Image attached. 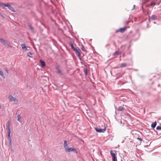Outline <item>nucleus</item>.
<instances>
[{
  "label": "nucleus",
  "mask_w": 161,
  "mask_h": 161,
  "mask_svg": "<svg viewBox=\"0 0 161 161\" xmlns=\"http://www.w3.org/2000/svg\"><path fill=\"white\" fill-rule=\"evenodd\" d=\"M8 98L9 100V101H10V102H13V101L17 102V99L16 98L13 97V96H12L11 95L9 96H8Z\"/></svg>",
  "instance_id": "0eeeda50"
},
{
  "label": "nucleus",
  "mask_w": 161,
  "mask_h": 161,
  "mask_svg": "<svg viewBox=\"0 0 161 161\" xmlns=\"http://www.w3.org/2000/svg\"><path fill=\"white\" fill-rule=\"evenodd\" d=\"M95 129L96 131L98 132H104L106 130V127H104V129H101L97 128H95Z\"/></svg>",
  "instance_id": "7ed1b4c3"
},
{
  "label": "nucleus",
  "mask_w": 161,
  "mask_h": 161,
  "mask_svg": "<svg viewBox=\"0 0 161 161\" xmlns=\"http://www.w3.org/2000/svg\"><path fill=\"white\" fill-rule=\"evenodd\" d=\"M0 6L1 7H4V4L1 3L0 4Z\"/></svg>",
  "instance_id": "a878e982"
},
{
  "label": "nucleus",
  "mask_w": 161,
  "mask_h": 161,
  "mask_svg": "<svg viewBox=\"0 0 161 161\" xmlns=\"http://www.w3.org/2000/svg\"><path fill=\"white\" fill-rule=\"evenodd\" d=\"M0 15H1V16L3 18H4L5 17H4V16L1 13H0Z\"/></svg>",
  "instance_id": "cd10ccee"
},
{
  "label": "nucleus",
  "mask_w": 161,
  "mask_h": 161,
  "mask_svg": "<svg viewBox=\"0 0 161 161\" xmlns=\"http://www.w3.org/2000/svg\"><path fill=\"white\" fill-rule=\"evenodd\" d=\"M8 47H9V48H11L12 47V46L11 45H8Z\"/></svg>",
  "instance_id": "2f4dec72"
},
{
  "label": "nucleus",
  "mask_w": 161,
  "mask_h": 161,
  "mask_svg": "<svg viewBox=\"0 0 161 161\" xmlns=\"http://www.w3.org/2000/svg\"><path fill=\"white\" fill-rule=\"evenodd\" d=\"M155 3H154V2H152L151 4L150 5V6H152V5H155Z\"/></svg>",
  "instance_id": "c85d7f7f"
},
{
  "label": "nucleus",
  "mask_w": 161,
  "mask_h": 161,
  "mask_svg": "<svg viewBox=\"0 0 161 161\" xmlns=\"http://www.w3.org/2000/svg\"><path fill=\"white\" fill-rule=\"evenodd\" d=\"M17 117L18 118L17 120L18 121H19L20 122V119L21 118V116L19 114H18L17 116Z\"/></svg>",
  "instance_id": "f3484780"
},
{
  "label": "nucleus",
  "mask_w": 161,
  "mask_h": 161,
  "mask_svg": "<svg viewBox=\"0 0 161 161\" xmlns=\"http://www.w3.org/2000/svg\"><path fill=\"white\" fill-rule=\"evenodd\" d=\"M157 130H161V127L159 126H158L156 128Z\"/></svg>",
  "instance_id": "b1692460"
},
{
  "label": "nucleus",
  "mask_w": 161,
  "mask_h": 161,
  "mask_svg": "<svg viewBox=\"0 0 161 161\" xmlns=\"http://www.w3.org/2000/svg\"><path fill=\"white\" fill-rule=\"evenodd\" d=\"M29 27L30 28V30L31 31L33 32H34V31L33 28L31 26V25H29Z\"/></svg>",
  "instance_id": "a211bd4d"
},
{
  "label": "nucleus",
  "mask_w": 161,
  "mask_h": 161,
  "mask_svg": "<svg viewBox=\"0 0 161 161\" xmlns=\"http://www.w3.org/2000/svg\"><path fill=\"white\" fill-rule=\"evenodd\" d=\"M110 153L112 157L113 161H117V157L115 154L113 153V151L112 150H111L110 151Z\"/></svg>",
  "instance_id": "20e7f679"
},
{
  "label": "nucleus",
  "mask_w": 161,
  "mask_h": 161,
  "mask_svg": "<svg viewBox=\"0 0 161 161\" xmlns=\"http://www.w3.org/2000/svg\"><path fill=\"white\" fill-rule=\"evenodd\" d=\"M119 53V52L118 51H116L114 53V55H118Z\"/></svg>",
  "instance_id": "393cba45"
},
{
  "label": "nucleus",
  "mask_w": 161,
  "mask_h": 161,
  "mask_svg": "<svg viewBox=\"0 0 161 161\" xmlns=\"http://www.w3.org/2000/svg\"><path fill=\"white\" fill-rule=\"evenodd\" d=\"M21 46L22 49H23L25 51H26L27 50V48L24 44H21Z\"/></svg>",
  "instance_id": "1a4fd4ad"
},
{
  "label": "nucleus",
  "mask_w": 161,
  "mask_h": 161,
  "mask_svg": "<svg viewBox=\"0 0 161 161\" xmlns=\"http://www.w3.org/2000/svg\"><path fill=\"white\" fill-rule=\"evenodd\" d=\"M10 5L9 4H4V7H8Z\"/></svg>",
  "instance_id": "bb28decb"
},
{
  "label": "nucleus",
  "mask_w": 161,
  "mask_h": 161,
  "mask_svg": "<svg viewBox=\"0 0 161 161\" xmlns=\"http://www.w3.org/2000/svg\"><path fill=\"white\" fill-rule=\"evenodd\" d=\"M124 108L122 106L119 107L118 108V110L119 111H123L124 110Z\"/></svg>",
  "instance_id": "2eb2a0df"
},
{
  "label": "nucleus",
  "mask_w": 161,
  "mask_h": 161,
  "mask_svg": "<svg viewBox=\"0 0 161 161\" xmlns=\"http://www.w3.org/2000/svg\"><path fill=\"white\" fill-rule=\"evenodd\" d=\"M127 66V64L125 63H122L120 64V67H125Z\"/></svg>",
  "instance_id": "dca6fc26"
},
{
  "label": "nucleus",
  "mask_w": 161,
  "mask_h": 161,
  "mask_svg": "<svg viewBox=\"0 0 161 161\" xmlns=\"http://www.w3.org/2000/svg\"><path fill=\"white\" fill-rule=\"evenodd\" d=\"M64 146L65 149L69 147L68 145L67 144V141H64Z\"/></svg>",
  "instance_id": "9b49d317"
},
{
  "label": "nucleus",
  "mask_w": 161,
  "mask_h": 161,
  "mask_svg": "<svg viewBox=\"0 0 161 161\" xmlns=\"http://www.w3.org/2000/svg\"><path fill=\"white\" fill-rule=\"evenodd\" d=\"M65 150L66 152H70L72 151H73L76 153H78V152L73 147H68L65 149Z\"/></svg>",
  "instance_id": "f03ea898"
},
{
  "label": "nucleus",
  "mask_w": 161,
  "mask_h": 161,
  "mask_svg": "<svg viewBox=\"0 0 161 161\" xmlns=\"http://www.w3.org/2000/svg\"><path fill=\"white\" fill-rule=\"evenodd\" d=\"M74 51L76 53V54L79 57H80V49L79 48H75L74 50Z\"/></svg>",
  "instance_id": "39448f33"
},
{
  "label": "nucleus",
  "mask_w": 161,
  "mask_h": 161,
  "mask_svg": "<svg viewBox=\"0 0 161 161\" xmlns=\"http://www.w3.org/2000/svg\"><path fill=\"white\" fill-rule=\"evenodd\" d=\"M126 30V28L125 27L123 28H120L119 30H117L116 31V32L117 33L118 32H120L122 33H124L125 31Z\"/></svg>",
  "instance_id": "423d86ee"
},
{
  "label": "nucleus",
  "mask_w": 161,
  "mask_h": 161,
  "mask_svg": "<svg viewBox=\"0 0 161 161\" xmlns=\"http://www.w3.org/2000/svg\"><path fill=\"white\" fill-rule=\"evenodd\" d=\"M40 62L41 63L42 67H44L45 66V62L42 59H40Z\"/></svg>",
  "instance_id": "9d476101"
},
{
  "label": "nucleus",
  "mask_w": 161,
  "mask_h": 161,
  "mask_svg": "<svg viewBox=\"0 0 161 161\" xmlns=\"http://www.w3.org/2000/svg\"><path fill=\"white\" fill-rule=\"evenodd\" d=\"M7 132L8 134V138L10 142H11V138H10V133H11V130L10 128V121H8L7 123Z\"/></svg>",
  "instance_id": "f257e3e1"
},
{
  "label": "nucleus",
  "mask_w": 161,
  "mask_h": 161,
  "mask_svg": "<svg viewBox=\"0 0 161 161\" xmlns=\"http://www.w3.org/2000/svg\"><path fill=\"white\" fill-rule=\"evenodd\" d=\"M32 55V53H31V52H30L28 53L27 55V56H29L30 58H32V57L30 55Z\"/></svg>",
  "instance_id": "6ab92c4d"
},
{
  "label": "nucleus",
  "mask_w": 161,
  "mask_h": 161,
  "mask_svg": "<svg viewBox=\"0 0 161 161\" xmlns=\"http://www.w3.org/2000/svg\"><path fill=\"white\" fill-rule=\"evenodd\" d=\"M156 121L153 123L151 125V127L153 128H155L156 126Z\"/></svg>",
  "instance_id": "ddd939ff"
},
{
  "label": "nucleus",
  "mask_w": 161,
  "mask_h": 161,
  "mask_svg": "<svg viewBox=\"0 0 161 161\" xmlns=\"http://www.w3.org/2000/svg\"><path fill=\"white\" fill-rule=\"evenodd\" d=\"M137 139L139 140H140L141 142L142 141V139L141 138H137Z\"/></svg>",
  "instance_id": "7c9ffc66"
},
{
  "label": "nucleus",
  "mask_w": 161,
  "mask_h": 161,
  "mask_svg": "<svg viewBox=\"0 0 161 161\" xmlns=\"http://www.w3.org/2000/svg\"><path fill=\"white\" fill-rule=\"evenodd\" d=\"M8 8L9 9H10L12 11L14 12H15L14 8L13 7H12L10 5H9V6L8 7Z\"/></svg>",
  "instance_id": "4468645a"
},
{
  "label": "nucleus",
  "mask_w": 161,
  "mask_h": 161,
  "mask_svg": "<svg viewBox=\"0 0 161 161\" xmlns=\"http://www.w3.org/2000/svg\"><path fill=\"white\" fill-rule=\"evenodd\" d=\"M57 71H58V72L59 73V74H60V75H62V72L61 71V70L59 69L58 68H57Z\"/></svg>",
  "instance_id": "412c9836"
},
{
  "label": "nucleus",
  "mask_w": 161,
  "mask_h": 161,
  "mask_svg": "<svg viewBox=\"0 0 161 161\" xmlns=\"http://www.w3.org/2000/svg\"><path fill=\"white\" fill-rule=\"evenodd\" d=\"M0 42L3 44H7L8 43V42L7 41L3 39L0 38Z\"/></svg>",
  "instance_id": "6e6552de"
},
{
  "label": "nucleus",
  "mask_w": 161,
  "mask_h": 161,
  "mask_svg": "<svg viewBox=\"0 0 161 161\" xmlns=\"http://www.w3.org/2000/svg\"><path fill=\"white\" fill-rule=\"evenodd\" d=\"M150 19L152 20H155L157 19V17L156 15H153L150 18Z\"/></svg>",
  "instance_id": "f8f14e48"
},
{
  "label": "nucleus",
  "mask_w": 161,
  "mask_h": 161,
  "mask_svg": "<svg viewBox=\"0 0 161 161\" xmlns=\"http://www.w3.org/2000/svg\"><path fill=\"white\" fill-rule=\"evenodd\" d=\"M84 72L85 74L86 75L87 74V70L86 69H84Z\"/></svg>",
  "instance_id": "4be33fe9"
},
{
  "label": "nucleus",
  "mask_w": 161,
  "mask_h": 161,
  "mask_svg": "<svg viewBox=\"0 0 161 161\" xmlns=\"http://www.w3.org/2000/svg\"><path fill=\"white\" fill-rule=\"evenodd\" d=\"M70 45L71 46V49H72L73 50L75 48L74 47L72 43H71L70 44Z\"/></svg>",
  "instance_id": "aec40b11"
},
{
  "label": "nucleus",
  "mask_w": 161,
  "mask_h": 161,
  "mask_svg": "<svg viewBox=\"0 0 161 161\" xmlns=\"http://www.w3.org/2000/svg\"><path fill=\"white\" fill-rule=\"evenodd\" d=\"M4 70L7 72V73H8V70L7 69L5 68Z\"/></svg>",
  "instance_id": "c756f323"
},
{
  "label": "nucleus",
  "mask_w": 161,
  "mask_h": 161,
  "mask_svg": "<svg viewBox=\"0 0 161 161\" xmlns=\"http://www.w3.org/2000/svg\"><path fill=\"white\" fill-rule=\"evenodd\" d=\"M81 50L83 51H85V50L84 49V47L83 46V45H81Z\"/></svg>",
  "instance_id": "5701e85b"
}]
</instances>
